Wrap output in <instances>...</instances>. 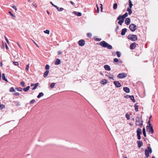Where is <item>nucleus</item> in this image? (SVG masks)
<instances>
[{
    "label": "nucleus",
    "mask_w": 158,
    "mask_h": 158,
    "mask_svg": "<svg viewBox=\"0 0 158 158\" xmlns=\"http://www.w3.org/2000/svg\"><path fill=\"white\" fill-rule=\"evenodd\" d=\"M99 45L104 48H107L109 49H111L112 48V46L107 43L104 41L101 42L99 43Z\"/></svg>",
    "instance_id": "f257e3e1"
},
{
    "label": "nucleus",
    "mask_w": 158,
    "mask_h": 158,
    "mask_svg": "<svg viewBox=\"0 0 158 158\" xmlns=\"http://www.w3.org/2000/svg\"><path fill=\"white\" fill-rule=\"evenodd\" d=\"M135 124L136 126H139L142 127L143 124V121L141 118L139 117H137L135 118Z\"/></svg>",
    "instance_id": "f03ea898"
},
{
    "label": "nucleus",
    "mask_w": 158,
    "mask_h": 158,
    "mask_svg": "<svg viewBox=\"0 0 158 158\" xmlns=\"http://www.w3.org/2000/svg\"><path fill=\"white\" fill-rule=\"evenodd\" d=\"M152 150L151 148L149 146L147 147V149H146L145 150V154L147 158L148 157L149 155V153H152Z\"/></svg>",
    "instance_id": "7ed1b4c3"
},
{
    "label": "nucleus",
    "mask_w": 158,
    "mask_h": 158,
    "mask_svg": "<svg viewBox=\"0 0 158 158\" xmlns=\"http://www.w3.org/2000/svg\"><path fill=\"white\" fill-rule=\"evenodd\" d=\"M127 38L133 41L137 40V36L135 35H129L128 36Z\"/></svg>",
    "instance_id": "20e7f679"
},
{
    "label": "nucleus",
    "mask_w": 158,
    "mask_h": 158,
    "mask_svg": "<svg viewBox=\"0 0 158 158\" xmlns=\"http://www.w3.org/2000/svg\"><path fill=\"white\" fill-rule=\"evenodd\" d=\"M147 131L149 132L151 134H153L154 130L153 127L151 126L147 125L146 126Z\"/></svg>",
    "instance_id": "39448f33"
},
{
    "label": "nucleus",
    "mask_w": 158,
    "mask_h": 158,
    "mask_svg": "<svg viewBox=\"0 0 158 158\" xmlns=\"http://www.w3.org/2000/svg\"><path fill=\"white\" fill-rule=\"evenodd\" d=\"M130 29L132 32L134 31L136 29V26L134 24H131L129 27Z\"/></svg>",
    "instance_id": "423d86ee"
},
{
    "label": "nucleus",
    "mask_w": 158,
    "mask_h": 158,
    "mask_svg": "<svg viewBox=\"0 0 158 158\" xmlns=\"http://www.w3.org/2000/svg\"><path fill=\"white\" fill-rule=\"evenodd\" d=\"M127 74L125 73H122L119 74L117 76V77L119 78H123L127 77Z\"/></svg>",
    "instance_id": "0eeeda50"
},
{
    "label": "nucleus",
    "mask_w": 158,
    "mask_h": 158,
    "mask_svg": "<svg viewBox=\"0 0 158 158\" xmlns=\"http://www.w3.org/2000/svg\"><path fill=\"white\" fill-rule=\"evenodd\" d=\"M85 44V41L83 40H81L78 41V44L80 46H83Z\"/></svg>",
    "instance_id": "6e6552de"
},
{
    "label": "nucleus",
    "mask_w": 158,
    "mask_h": 158,
    "mask_svg": "<svg viewBox=\"0 0 158 158\" xmlns=\"http://www.w3.org/2000/svg\"><path fill=\"white\" fill-rule=\"evenodd\" d=\"M114 83L115 86L118 88L120 87L121 86V85L118 81H114Z\"/></svg>",
    "instance_id": "1a4fd4ad"
},
{
    "label": "nucleus",
    "mask_w": 158,
    "mask_h": 158,
    "mask_svg": "<svg viewBox=\"0 0 158 158\" xmlns=\"http://www.w3.org/2000/svg\"><path fill=\"white\" fill-rule=\"evenodd\" d=\"M136 44L134 43L131 44L130 46V48L131 49H133L136 47Z\"/></svg>",
    "instance_id": "9d476101"
},
{
    "label": "nucleus",
    "mask_w": 158,
    "mask_h": 158,
    "mask_svg": "<svg viewBox=\"0 0 158 158\" xmlns=\"http://www.w3.org/2000/svg\"><path fill=\"white\" fill-rule=\"evenodd\" d=\"M137 142L139 148H140L142 146L143 143L142 141L139 140Z\"/></svg>",
    "instance_id": "9b49d317"
},
{
    "label": "nucleus",
    "mask_w": 158,
    "mask_h": 158,
    "mask_svg": "<svg viewBox=\"0 0 158 158\" xmlns=\"http://www.w3.org/2000/svg\"><path fill=\"white\" fill-rule=\"evenodd\" d=\"M125 18V17L123 15H119L117 18V19L118 20H120L121 19V20H124Z\"/></svg>",
    "instance_id": "f8f14e48"
},
{
    "label": "nucleus",
    "mask_w": 158,
    "mask_h": 158,
    "mask_svg": "<svg viewBox=\"0 0 158 158\" xmlns=\"http://www.w3.org/2000/svg\"><path fill=\"white\" fill-rule=\"evenodd\" d=\"M130 19L129 18H126L125 21V23L127 25H128L130 24Z\"/></svg>",
    "instance_id": "ddd939ff"
},
{
    "label": "nucleus",
    "mask_w": 158,
    "mask_h": 158,
    "mask_svg": "<svg viewBox=\"0 0 158 158\" xmlns=\"http://www.w3.org/2000/svg\"><path fill=\"white\" fill-rule=\"evenodd\" d=\"M127 29L126 28L123 29L122 30L121 34L122 35H125Z\"/></svg>",
    "instance_id": "4468645a"
},
{
    "label": "nucleus",
    "mask_w": 158,
    "mask_h": 158,
    "mask_svg": "<svg viewBox=\"0 0 158 158\" xmlns=\"http://www.w3.org/2000/svg\"><path fill=\"white\" fill-rule=\"evenodd\" d=\"M104 68L105 70L107 71H110L111 70L110 67L108 65H105L104 66Z\"/></svg>",
    "instance_id": "2eb2a0df"
},
{
    "label": "nucleus",
    "mask_w": 158,
    "mask_h": 158,
    "mask_svg": "<svg viewBox=\"0 0 158 158\" xmlns=\"http://www.w3.org/2000/svg\"><path fill=\"white\" fill-rule=\"evenodd\" d=\"M123 90L126 93H128L130 92V89H129L127 87H123Z\"/></svg>",
    "instance_id": "dca6fc26"
},
{
    "label": "nucleus",
    "mask_w": 158,
    "mask_h": 158,
    "mask_svg": "<svg viewBox=\"0 0 158 158\" xmlns=\"http://www.w3.org/2000/svg\"><path fill=\"white\" fill-rule=\"evenodd\" d=\"M13 103V105H15L17 106H19L20 105L19 102L17 101H14Z\"/></svg>",
    "instance_id": "f3484780"
},
{
    "label": "nucleus",
    "mask_w": 158,
    "mask_h": 158,
    "mask_svg": "<svg viewBox=\"0 0 158 158\" xmlns=\"http://www.w3.org/2000/svg\"><path fill=\"white\" fill-rule=\"evenodd\" d=\"M137 135H140L142 134V130L140 128H138L137 131Z\"/></svg>",
    "instance_id": "a211bd4d"
},
{
    "label": "nucleus",
    "mask_w": 158,
    "mask_h": 158,
    "mask_svg": "<svg viewBox=\"0 0 158 158\" xmlns=\"http://www.w3.org/2000/svg\"><path fill=\"white\" fill-rule=\"evenodd\" d=\"M60 64V60L58 59H57L55 61V64L56 65H58Z\"/></svg>",
    "instance_id": "6ab92c4d"
},
{
    "label": "nucleus",
    "mask_w": 158,
    "mask_h": 158,
    "mask_svg": "<svg viewBox=\"0 0 158 158\" xmlns=\"http://www.w3.org/2000/svg\"><path fill=\"white\" fill-rule=\"evenodd\" d=\"M55 7L56 8V9H57V10L58 11H62L64 10L63 8H62V7L59 8L57 6H56Z\"/></svg>",
    "instance_id": "aec40b11"
},
{
    "label": "nucleus",
    "mask_w": 158,
    "mask_h": 158,
    "mask_svg": "<svg viewBox=\"0 0 158 158\" xmlns=\"http://www.w3.org/2000/svg\"><path fill=\"white\" fill-rule=\"evenodd\" d=\"M49 71L48 70H46L44 74V77H46L48 75Z\"/></svg>",
    "instance_id": "412c9836"
},
{
    "label": "nucleus",
    "mask_w": 158,
    "mask_h": 158,
    "mask_svg": "<svg viewBox=\"0 0 158 158\" xmlns=\"http://www.w3.org/2000/svg\"><path fill=\"white\" fill-rule=\"evenodd\" d=\"M73 13L75 14L76 15L78 16H80L81 15V12L74 11Z\"/></svg>",
    "instance_id": "4be33fe9"
},
{
    "label": "nucleus",
    "mask_w": 158,
    "mask_h": 158,
    "mask_svg": "<svg viewBox=\"0 0 158 158\" xmlns=\"http://www.w3.org/2000/svg\"><path fill=\"white\" fill-rule=\"evenodd\" d=\"M2 78L3 80H5L6 82H8L7 79L6 78L5 75L4 73L2 74Z\"/></svg>",
    "instance_id": "5701e85b"
},
{
    "label": "nucleus",
    "mask_w": 158,
    "mask_h": 158,
    "mask_svg": "<svg viewBox=\"0 0 158 158\" xmlns=\"http://www.w3.org/2000/svg\"><path fill=\"white\" fill-rule=\"evenodd\" d=\"M127 11L128 12V13L129 15H130L132 13L131 8H130L128 7L127 9Z\"/></svg>",
    "instance_id": "b1692460"
},
{
    "label": "nucleus",
    "mask_w": 158,
    "mask_h": 158,
    "mask_svg": "<svg viewBox=\"0 0 158 158\" xmlns=\"http://www.w3.org/2000/svg\"><path fill=\"white\" fill-rule=\"evenodd\" d=\"M55 83H51L49 86L50 88L52 89L55 86Z\"/></svg>",
    "instance_id": "393cba45"
},
{
    "label": "nucleus",
    "mask_w": 158,
    "mask_h": 158,
    "mask_svg": "<svg viewBox=\"0 0 158 158\" xmlns=\"http://www.w3.org/2000/svg\"><path fill=\"white\" fill-rule=\"evenodd\" d=\"M30 88V86H28L26 88H23V89L24 91L27 92L29 89Z\"/></svg>",
    "instance_id": "a878e982"
},
{
    "label": "nucleus",
    "mask_w": 158,
    "mask_h": 158,
    "mask_svg": "<svg viewBox=\"0 0 158 158\" xmlns=\"http://www.w3.org/2000/svg\"><path fill=\"white\" fill-rule=\"evenodd\" d=\"M44 94L42 92L40 93L37 96V97L38 98H40L41 97L43 96L44 95Z\"/></svg>",
    "instance_id": "bb28decb"
},
{
    "label": "nucleus",
    "mask_w": 158,
    "mask_h": 158,
    "mask_svg": "<svg viewBox=\"0 0 158 158\" xmlns=\"http://www.w3.org/2000/svg\"><path fill=\"white\" fill-rule=\"evenodd\" d=\"M38 84H39L38 83H35V85H34V87L32 88V90H35L36 88L38 86Z\"/></svg>",
    "instance_id": "cd10ccee"
},
{
    "label": "nucleus",
    "mask_w": 158,
    "mask_h": 158,
    "mask_svg": "<svg viewBox=\"0 0 158 158\" xmlns=\"http://www.w3.org/2000/svg\"><path fill=\"white\" fill-rule=\"evenodd\" d=\"M129 8H131L133 6V4L132 3L131 1V0H129Z\"/></svg>",
    "instance_id": "c85d7f7f"
},
{
    "label": "nucleus",
    "mask_w": 158,
    "mask_h": 158,
    "mask_svg": "<svg viewBox=\"0 0 158 158\" xmlns=\"http://www.w3.org/2000/svg\"><path fill=\"white\" fill-rule=\"evenodd\" d=\"M107 83V81L105 79L103 80L101 82V83L102 84L104 85Z\"/></svg>",
    "instance_id": "c756f323"
},
{
    "label": "nucleus",
    "mask_w": 158,
    "mask_h": 158,
    "mask_svg": "<svg viewBox=\"0 0 158 158\" xmlns=\"http://www.w3.org/2000/svg\"><path fill=\"white\" fill-rule=\"evenodd\" d=\"M138 105H137V104H135V110L136 111H138Z\"/></svg>",
    "instance_id": "7c9ffc66"
},
{
    "label": "nucleus",
    "mask_w": 158,
    "mask_h": 158,
    "mask_svg": "<svg viewBox=\"0 0 158 158\" xmlns=\"http://www.w3.org/2000/svg\"><path fill=\"white\" fill-rule=\"evenodd\" d=\"M143 134L144 136L146 137V132H145V129L144 127L143 128Z\"/></svg>",
    "instance_id": "2f4dec72"
},
{
    "label": "nucleus",
    "mask_w": 158,
    "mask_h": 158,
    "mask_svg": "<svg viewBox=\"0 0 158 158\" xmlns=\"http://www.w3.org/2000/svg\"><path fill=\"white\" fill-rule=\"evenodd\" d=\"M117 3H114L113 5V9L114 10H116L117 9Z\"/></svg>",
    "instance_id": "473e14b6"
},
{
    "label": "nucleus",
    "mask_w": 158,
    "mask_h": 158,
    "mask_svg": "<svg viewBox=\"0 0 158 158\" xmlns=\"http://www.w3.org/2000/svg\"><path fill=\"white\" fill-rule=\"evenodd\" d=\"M116 54L118 57H120L121 56L120 52L119 51H117L116 52Z\"/></svg>",
    "instance_id": "72a5a7b5"
},
{
    "label": "nucleus",
    "mask_w": 158,
    "mask_h": 158,
    "mask_svg": "<svg viewBox=\"0 0 158 158\" xmlns=\"http://www.w3.org/2000/svg\"><path fill=\"white\" fill-rule=\"evenodd\" d=\"M130 98L134 102H135V100L134 96L133 95H131Z\"/></svg>",
    "instance_id": "f704fd0d"
},
{
    "label": "nucleus",
    "mask_w": 158,
    "mask_h": 158,
    "mask_svg": "<svg viewBox=\"0 0 158 158\" xmlns=\"http://www.w3.org/2000/svg\"><path fill=\"white\" fill-rule=\"evenodd\" d=\"M10 91L11 92H15V90L13 87H11L10 89Z\"/></svg>",
    "instance_id": "c9c22d12"
},
{
    "label": "nucleus",
    "mask_w": 158,
    "mask_h": 158,
    "mask_svg": "<svg viewBox=\"0 0 158 158\" xmlns=\"http://www.w3.org/2000/svg\"><path fill=\"white\" fill-rule=\"evenodd\" d=\"M119 21L118 22V23L120 25H121L124 22V20H119Z\"/></svg>",
    "instance_id": "e433bc0d"
},
{
    "label": "nucleus",
    "mask_w": 158,
    "mask_h": 158,
    "mask_svg": "<svg viewBox=\"0 0 158 158\" xmlns=\"http://www.w3.org/2000/svg\"><path fill=\"white\" fill-rule=\"evenodd\" d=\"M20 84L23 87H24L25 86L24 82L23 81H21L20 83Z\"/></svg>",
    "instance_id": "4c0bfd02"
},
{
    "label": "nucleus",
    "mask_w": 158,
    "mask_h": 158,
    "mask_svg": "<svg viewBox=\"0 0 158 158\" xmlns=\"http://www.w3.org/2000/svg\"><path fill=\"white\" fill-rule=\"evenodd\" d=\"M16 89L18 91H21L22 90V88L21 87H18L16 88Z\"/></svg>",
    "instance_id": "58836bf2"
},
{
    "label": "nucleus",
    "mask_w": 158,
    "mask_h": 158,
    "mask_svg": "<svg viewBox=\"0 0 158 158\" xmlns=\"http://www.w3.org/2000/svg\"><path fill=\"white\" fill-rule=\"evenodd\" d=\"M44 32L46 34H49V31L48 30H46L45 31H44Z\"/></svg>",
    "instance_id": "ea45409f"
},
{
    "label": "nucleus",
    "mask_w": 158,
    "mask_h": 158,
    "mask_svg": "<svg viewBox=\"0 0 158 158\" xmlns=\"http://www.w3.org/2000/svg\"><path fill=\"white\" fill-rule=\"evenodd\" d=\"M126 117L127 119L129 120L130 119V116L128 114H126Z\"/></svg>",
    "instance_id": "a19ab883"
},
{
    "label": "nucleus",
    "mask_w": 158,
    "mask_h": 158,
    "mask_svg": "<svg viewBox=\"0 0 158 158\" xmlns=\"http://www.w3.org/2000/svg\"><path fill=\"white\" fill-rule=\"evenodd\" d=\"M4 38L6 41L7 43L8 44H9V42L7 37L5 36H4Z\"/></svg>",
    "instance_id": "79ce46f5"
},
{
    "label": "nucleus",
    "mask_w": 158,
    "mask_h": 158,
    "mask_svg": "<svg viewBox=\"0 0 158 158\" xmlns=\"http://www.w3.org/2000/svg\"><path fill=\"white\" fill-rule=\"evenodd\" d=\"M13 64L15 65H19V63L18 62L14 61L13 62Z\"/></svg>",
    "instance_id": "37998d69"
},
{
    "label": "nucleus",
    "mask_w": 158,
    "mask_h": 158,
    "mask_svg": "<svg viewBox=\"0 0 158 158\" xmlns=\"http://www.w3.org/2000/svg\"><path fill=\"white\" fill-rule=\"evenodd\" d=\"M114 62H118V59L117 58H115L114 59Z\"/></svg>",
    "instance_id": "c03bdc74"
},
{
    "label": "nucleus",
    "mask_w": 158,
    "mask_h": 158,
    "mask_svg": "<svg viewBox=\"0 0 158 158\" xmlns=\"http://www.w3.org/2000/svg\"><path fill=\"white\" fill-rule=\"evenodd\" d=\"M35 102V100L32 99V100L30 102V103L31 104H32L34 103Z\"/></svg>",
    "instance_id": "a18cd8bd"
},
{
    "label": "nucleus",
    "mask_w": 158,
    "mask_h": 158,
    "mask_svg": "<svg viewBox=\"0 0 158 158\" xmlns=\"http://www.w3.org/2000/svg\"><path fill=\"white\" fill-rule=\"evenodd\" d=\"M9 13L10 14V15H11L13 17H15V16L12 13V12H11V11H9Z\"/></svg>",
    "instance_id": "49530a36"
},
{
    "label": "nucleus",
    "mask_w": 158,
    "mask_h": 158,
    "mask_svg": "<svg viewBox=\"0 0 158 158\" xmlns=\"http://www.w3.org/2000/svg\"><path fill=\"white\" fill-rule=\"evenodd\" d=\"M49 66L48 64H47L45 67V69H49Z\"/></svg>",
    "instance_id": "de8ad7c7"
},
{
    "label": "nucleus",
    "mask_w": 158,
    "mask_h": 158,
    "mask_svg": "<svg viewBox=\"0 0 158 158\" xmlns=\"http://www.w3.org/2000/svg\"><path fill=\"white\" fill-rule=\"evenodd\" d=\"M29 64H28L26 66V70H27V71H28L29 69Z\"/></svg>",
    "instance_id": "09e8293b"
},
{
    "label": "nucleus",
    "mask_w": 158,
    "mask_h": 158,
    "mask_svg": "<svg viewBox=\"0 0 158 158\" xmlns=\"http://www.w3.org/2000/svg\"><path fill=\"white\" fill-rule=\"evenodd\" d=\"M12 7L13 9H14L15 10V11H17V9L16 7L15 6H12Z\"/></svg>",
    "instance_id": "8fccbe9b"
},
{
    "label": "nucleus",
    "mask_w": 158,
    "mask_h": 158,
    "mask_svg": "<svg viewBox=\"0 0 158 158\" xmlns=\"http://www.w3.org/2000/svg\"><path fill=\"white\" fill-rule=\"evenodd\" d=\"M137 136L138 139L140 140L141 139V136L140 135H137Z\"/></svg>",
    "instance_id": "3c124183"
},
{
    "label": "nucleus",
    "mask_w": 158,
    "mask_h": 158,
    "mask_svg": "<svg viewBox=\"0 0 158 158\" xmlns=\"http://www.w3.org/2000/svg\"><path fill=\"white\" fill-rule=\"evenodd\" d=\"M95 40H96L98 41H100L101 40V39L98 38H96Z\"/></svg>",
    "instance_id": "603ef678"
},
{
    "label": "nucleus",
    "mask_w": 158,
    "mask_h": 158,
    "mask_svg": "<svg viewBox=\"0 0 158 158\" xmlns=\"http://www.w3.org/2000/svg\"><path fill=\"white\" fill-rule=\"evenodd\" d=\"M97 12L98 13L99 12V8L97 5Z\"/></svg>",
    "instance_id": "864d4df0"
},
{
    "label": "nucleus",
    "mask_w": 158,
    "mask_h": 158,
    "mask_svg": "<svg viewBox=\"0 0 158 158\" xmlns=\"http://www.w3.org/2000/svg\"><path fill=\"white\" fill-rule=\"evenodd\" d=\"M148 126H151V121L150 120H149L148 121Z\"/></svg>",
    "instance_id": "5fc2aeb1"
},
{
    "label": "nucleus",
    "mask_w": 158,
    "mask_h": 158,
    "mask_svg": "<svg viewBox=\"0 0 158 158\" xmlns=\"http://www.w3.org/2000/svg\"><path fill=\"white\" fill-rule=\"evenodd\" d=\"M87 36L88 37H90L91 36V34L90 33H88L87 34Z\"/></svg>",
    "instance_id": "6e6d98bb"
},
{
    "label": "nucleus",
    "mask_w": 158,
    "mask_h": 158,
    "mask_svg": "<svg viewBox=\"0 0 158 158\" xmlns=\"http://www.w3.org/2000/svg\"><path fill=\"white\" fill-rule=\"evenodd\" d=\"M123 15L126 18L128 16V13H126Z\"/></svg>",
    "instance_id": "4d7b16f0"
},
{
    "label": "nucleus",
    "mask_w": 158,
    "mask_h": 158,
    "mask_svg": "<svg viewBox=\"0 0 158 158\" xmlns=\"http://www.w3.org/2000/svg\"><path fill=\"white\" fill-rule=\"evenodd\" d=\"M14 94L15 96H18V95H19V93L17 92V93H15Z\"/></svg>",
    "instance_id": "13d9d810"
},
{
    "label": "nucleus",
    "mask_w": 158,
    "mask_h": 158,
    "mask_svg": "<svg viewBox=\"0 0 158 158\" xmlns=\"http://www.w3.org/2000/svg\"><path fill=\"white\" fill-rule=\"evenodd\" d=\"M50 3L53 6H54V7H56V5H55L54 4H53V3L52 2H50Z\"/></svg>",
    "instance_id": "bf43d9fd"
},
{
    "label": "nucleus",
    "mask_w": 158,
    "mask_h": 158,
    "mask_svg": "<svg viewBox=\"0 0 158 158\" xmlns=\"http://www.w3.org/2000/svg\"><path fill=\"white\" fill-rule=\"evenodd\" d=\"M32 41L35 44V45L38 47H39L38 45L35 42V41L33 40H32Z\"/></svg>",
    "instance_id": "052dcab7"
},
{
    "label": "nucleus",
    "mask_w": 158,
    "mask_h": 158,
    "mask_svg": "<svg viewBox=\"0 0 158 158\" xmlns=\"http://www.w3.org/2000/svg\"><path fill=\"white\" fill-rule=\"evenodd\" d=\"M100 5H101V6H100L101 9L102 10V9H103L102 5V4H101Z\"/></svg>",
    "instance_id": "680f3d73"
},
{
    "label": "nucleus",
    "mask_w": 158,
    "mask_h": 158,
    "mask_svg": "<svg viewBox=\"0 0 158 158\" xmlns=\"http://www.w3.org/2000/svg\"><path fill=\"white\" fill-rule=\"evenodd\" d=\"M109 78L110 79H112L113 80H114V78L113 77H109Z\"/></svg>",
    "instance_id": "e2e57ef3"
},
{
    "label": "nucleus",
    "mask_w": 158,
    "mask_h": 158,
    "mask_svg": "<svg viewBox=\"0 0 158 158\" xmlns=\"http://www.w3.org/2000/svg\"><path fill=\"white\" fill-rule=\"evenodd\" d=\"M58 53L59 55H60L61 54V52L60 51H59Z\"/></svg>",
    "instance_id": "0e129e2a"
},
{
    "label": "nucleus",
    "mask_w": 158,
    "mask_h": 158,
    "mask_svg": "<svg viewBox=\"0 0 158 158\" xmlns=\"http://www.w3.org/2000/svg\"><path fill=\"white\" fill-rule=\"evenodd\" d=\"M129 95H127L125 96V97L127 98H129Z\"/></svg>",
    "instance_id": "69168bd1"
},
{
    "label": "nucleus",
    "mask_w": 158,
    "mask_h": 158,
    "mask_svg": "<svg viewBox=\"0 0 158 158\" xmlns=\"http://www.w3.org/2000/svg\"><path fill=\"white\" fill-rule=\"evenodd\" d=\"M6 48L7 49H8V47L6 44Z\"/></svg>",
    "instance_id": "338daca9"
},
{
    "label": "nucleus",
    "mask_w": 158,
    "mask_h": 158,
    "mask_svg": "<svg viewBox=\"0 0 158 158\" xmlns=\"http://www.w3.org/2000/svg\"><path fill=\"white\" fill-rule=\"evenodd\" d=\"M35 85V84H31V86H34Z\"/></svg>",
    "instance_id": "774afa93"
}]
</instances>
